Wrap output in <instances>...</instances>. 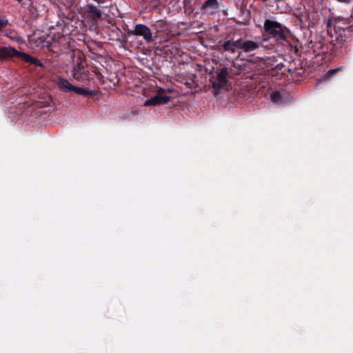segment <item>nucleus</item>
<instances>
[{
  "instance_id": "ddd939ff",
  "label": "nucleus",
  "mask_w": 353,
  "mask_h": 353,
  "mask_svg": "<svg viewBox=\"0 0 353 353\" xmlns=\"http://www.w3.org/2000/svg\"><path fill=\"white\" fill-rule=\"evenodd\" d=\"M8 23V20L6 18H1L0 17V30L5 26H6Z\"/></svg>"
},
{
  "instance_id": "4468645a",
  "label": "nucleus",
  "mask_w": 353,
  "mask_h": 353,
  "mask_svg": "<svg viewBox=\"0 0 353 353\" xmlns=\"http://www.w3.org/2000/svg\"><path fill=\"white\" fill-rule=\"evenodd\" d=\"M338 70V69L334 70H329L324 76V78H328L332 73H334L335 71Z\"/></svg>"
},
{
  "instance_id": "6e6552de",
  "label": "nucleus",
  "mask_w": 353,
  "mask_h": 353,
  "mask_svg": "<svg viewBox=\"0 0 353 353\" xmlns=\"http://www.w3.org/2000/svg\"><path fill=\"white\" fill-rule=\"evenodd\" d=\"M57 83L61 90L65 92H72L74 86L67 79L63 77H59Z\"/></svg>"
},
{
  "instance_id": "f03ea898",
  "label": "nucleus",
  "mask_w": 353,
  "mask_h": 353,
  "mask_svg": "<svg viewBox=\"0 0 353 353\" xmlns=\"http://www.w3.org/2000/svg\"><path fill=\"white\" fill-rule=\"evenodd\" d=\"M265 31L277 41H283L285 39L288 30L282 24L272 20L267 19L264 23Z\"/></svg>"
},
{
  "instance_id": "423d86ee",
  "label": "nucleus",
  "mask_w": 353,
  "mask_h": 353,
  "mask_svg": "<svg viewBox=\"0 0 353 353\" xmlns=\"http://www.w3.org/2000/svg\"><path fill=\"white\" fill-rule=\"evenodd\" d=\"M163 92L162 89L158 90L157 94L152 97L151 99L146 100L143 105L144 106H150V105H162L167 103L170 99V97L165 94H162L161 92Z\"/></svg>"
},
{
  "instance_id": "0eeeda50",
  "label": "nucleus",
  "mask_w": 353,
  "mask_h": 353,
  "mask_svg": "<svg viewBox=\"0 0 353 353\" xmlns=\"http://www.w3.org/2000/svg\"><path fill=\"white\" fill-rule=\"evenodd\" d=\"M222 48L225 52L230 54H234L236 51L239 52V39L226 41L223 43Z\"/></svg>"
},
{
  "instance_id": "7ed1b4c3",
  "label": "nucleus",
  "mask_w": 353,
  "mask_h": 353,
  "mask_svg": "<svg viewBox=\"0 0 353 353\" xmlns=\"http://www.w3.org/2000/svg\"><path fill=\"white\" fill-rule=\"evenodd\" d=\"M228 69L226 67L218 68L216 70L215 75L210 79L213 88L216 90L225 89L229 86L228 81Z\"/></svg>"
},
{
  "instance_id": "1a4fd4ad",
  "label": "nucleus",
  "mask_w": 353,
  "mask_h": 353,
  "mask_svg": "<svg viewBox=\"0 0 353 353\" xmlns=\"http://www.w3.org/2000/svg\"><path fill=\"white\" fill-rule=\"evenodd\" d=\"M88 12L94 19H98L101 17V12L93 5L88 6Z\"/></svg>"
},
{
  "instance_id": "9b49d317",
  "label": "nucleus",
  "mask_w": 353,
  "mask_h": 353,
  "mask_svg": "<svg viewBox=\"0 0 353 353\" xmlns=\"http://www.w3.org/2000/svg\"><path fill=\"white\" fill-rule=\"evenodd\" d=\"M72 92L83 96H92L94 94V92L92 90H88L77 86H73Z\"/></svg>"
},
{
  "instance_id": "20e7f679",
  "label": "nucleus",
  "mask_w": 353,
  "mask_h": 353,
  "mask_svg": "<svg viewBox=\"0 0 353 353\" xmlns=\"http://www.w3.org/2000/svg\"><path fill=\"white\" fill-rule=\"evenodd\" d=\"M130 34L141 36L146 42H150L152 39V34L150 29L144 24H136L134 29L130 31Z\"/></svg>"
},
{
  "instance_id": "39448f33",
  "label": "nucleus",
  "mask_w": 353,
  "mask_h": 353,
  "mask_svg": "<svg viewBox=\"0 0 353 353\" xmlns=\"http://www.w3.org/2000/svg\"><path fill=\"white\" fill-rule=\"evenodd\" d=\"M262 43L259 41L239 39V54L241 52L250 53L259 48Z\"/></svg>"
},
{
  "instance_id": "9d476101",
  "label": "nucleus",
  "mask_w": 353,
  "mask_h": 353,
  "mask_svg": "<svg viewBox=\"0 0 353 353\" xmlns=\"http://www.w3.org/2000/svg\"><path fill=\"white\" fill-rule=\"evenodd\" d=\"M218 6L217 0H207L203 3L202 8L205 10H216L218 8Z\"/></svg>"
},
{
  "instance_id": "f257e3e1",
  "label": "nucleus",
  "mask_w": 353,
  "mask_h": 353,
  "mask_svg": "<svg viewBox=\"0 0 353 353\" xmlns=\"http://www.w3.org/2000/svg\"><path fill=\"white\" fill-rule=\"evenodd\" d=\"M12 57H18L26 63H30L40 67L43 66V64L37 59L31 57L26 53L19 52L12 47H4L0 48V59H6Z\"/></svg>"
},
{
  "instance_id": "f8f14e48",
  "label": "nucleus",
  "mask_w": 353,
  "mask_h": 353,
  "mask_svg": "<svg viewBox=\"0 0 353 353\" xmlns=\"http://www.w3.org/2000/svg\"><path fill=\"white\" fill-rule=\"evenodd\" d=\"M270 98L274 103H280L281 101V94L279 92H272L270 95Z\"/></svg>"
},
{
  "instance_id": "2eb2a0df",
  "label": "nucleus",
  "mask_w": 353,
  "mask_h": 353,
  "mask_svg": "<svg viewBox=\"0 0 353 353\" xmlns=\"http://www.w3.org/2000/svg\"><path fill=\"white\" fill-rule=\"evenodd\" d=\"M36 45H37V46L40 47V48H43L46 46L45 42L42 41H41L40 43L36 44Z\"/></svg>"
}]
</instances>
